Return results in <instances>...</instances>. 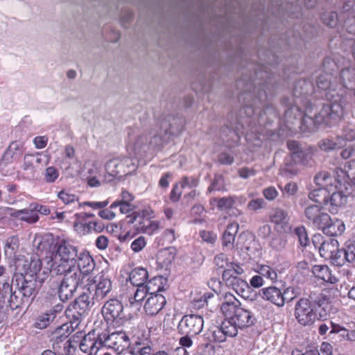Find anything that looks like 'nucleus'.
Listing matches in <instances>:
<instances>
[{
	"label": "nucleus",
	"instance_id": "obj_25",
	"mask_svg": "<svg viewBox=\"0 0 355 355\" xmlns=\"http://www.w3.org/2000/svg\"><path fill=\"white\" fill-rule=\"evenodd\" d=\"M311 272L318 279L324 282L336 284L338 282L336 277L332 274L331 270L327 265H315Z\"/></svg>",
	"mask_w": 355,
	"mask_h": 355
},
{
	"label": "nucleus",
	"instance_id": "obj_37",
	"mask_svg": "<svg viewBox=\"0 0 355 355\" xmlns=\"http://www.w3.org/2000/svg\"><path fill=\"white\" fill-rule=\"evenodd\" d=\"M57 197L60 200L64 205H77L78 202V197L69 189H62L59 191L57 194ZM76 209L78 206L76 207Z\"/></svg>",
	"mask_w": 355,
	"mask_h": 355
},
{
	"label": "nucleus",
	"instance_id": "obj_59",
	"mask_svg": "<svg viewBox=\"0 0 355 355\" xmlns=\"http://www.w3.org/2000/svg\"><path fill=\"white\" fill-rule=\"evenodd\" d=\"M320 352L322 355H333V346L328 342H322Z\"/></svg>",
	"mask_w": 355,
	"mask_h": 355
},
{
	"label": "nucleus",
	"instance_id": "obj_35",
	"mask_svg": "<svg viewBox=\"0 0 355 355\" xmlns=\"http://www.w3.org/2000/svg\"><path fill=\"white\" fill-rule=\"evenodd\" d=\"M136 228L139 232L152 235L159 228V223L155 220L143 219Z\"/></svg>",
	"mask_w": 355,
	"mask_h": 355
},
{
	"label": "nucleus",
	"instance_id": "obj_14",
	"mask_svg": "<svg viewBox=\"0 0 355 355\" xmlns=\"http://www.w3.org/2000/svg\"><path fill=\"white\" fill-rule=\"evenodd\" d=\"M270 222L273 223L275 229L280 233L287 232L290 230L289 220L288 213L280 209H272L269 214Z\"/></svg>",
	"mask_w": 355,
	"mask_h": 355
},
{
	"label": "nucleus",
	"instance_id": "obj_58",
	"mask_svg": "<svg viewBox=\"0 0 355 355\" xmlns=\"http://www.w3.org/2000/svg\"><path fill=\"white\" fill-rule=\"evenodd\" d=\"M74 230L80 235L88 234L85 223L81 221H76L73 224Z\"/></svg>",
	"mask_w": 355,
	"mask_h": 355
},
{
	"label": "nucleus",
	"instance_id": "obj_3",
	"mask_svg": "<svg viewBox=\"0 0 355 355\" xmlns=\"http://www.w3.org/2000/svg\"><path fill=\"white\" fill-rule=\"evenodd\" d=\"M223 298L220 311L225 318L220 329L224 336L234 337L239 329L253 325L255 318L250 311L241 307L240 301L231 293H225Z\"/></svg>",
	"mask_w": 355,
	"mask_h": 355
},
{
	"label": "nucleus",
	"instance_id": "obj_6",
	"mask_svg": "<svg viewBox=\"0 0 355 355\" xmlns=\"http://www.w3.org/2000/svg\"><path fill=\"white\" fill-rule=\"evenodd\" d=\"M96 300L93 297L90 298L89 295L85 293L80 295L76 300L74 303L70 304L66 310V315L68 318L73 319V323L78 326L82 317L87 313L89 307L94 304Z\"/></svg>",
	"mask_w": 355,
	"mask_h": 355
},
{
	"label": "nucleus",
	"instance_id": "obj_33",
	"mask_svg": "<svg viewBox=\"0 0 355 355\" xmlns=\"http://www.w3.org/2000/svg\"><path fill=\"white\" fill-rule=\"evenodd\" d=\"M37 203L31 204L28 207L21 209L20 220L28 224H34L39 220V215L36 211Z\"/></svg>",
	"mask_w": 355,
	"mask_h": 355
},
{
	"label": "nucleus",
	"instance_id": "obj_32",
	"mask_svg": "<svg viewBox=\"0 0 355 355\" xmlns=\"http://www.w3.org/2000/svg\"><path fill=\"white\" fill-rule=\"evenodd\" d=\"M129 278L132 284L137 288L141 287L148 278V272L144 268H135L130 272Z\"/></svg>",
	"mask_w": 355,
	"mask_h": 355
},
{
	"label": "nucleus",
	"instance_id": "obj_17",
	"mask_svg": "<svg viewBox=\"0 0 355 355\" xmlns=\"http://www.w3.org/2000/svg\"><path fill=\"white\" fill-rule=\"evenodd\" d=\"M103 346L101 334L96 338L94 334L86 335L80 343V349L86 355H95Z\"/></svg>",
	"mask_w": 355,
	"mask_h": 355
},
{
	"label": "nucleus",
	"instance_id": "obj_50",
	"mask_svg": "<svg viewBox=\"0 0 355 355\" xmlns=\"http://www.w3.org/2000/svg\"><path fill=\"white\" fill-rule=\"evenodd\" d=\"M181 188L182 189H193L196 188L198 185V180L192 177H186L183 178L180 182Z\"/></svg>",
	"mask_w": 355,
	"mask_h": 355
},
{
	"label": "nucleus",
	"instance_id": "obj_39",
	"mask_svg": "<svg viewBox=\"0 0 355 355\" xmlns=\"http://www.w3.org/2000/svg\"><path fill=\"white\" fill-rule=\"evenodd\" d=\"M309 198L320 205H327L328 196L324 189L318 188L309 193Z\"/></svg>",
	"mask_w": 355,
	"mask_h": 355
},
{
	"label": "nucleus",
	"instance_id": "obj_9",
	"mask_svg": "<svg viewBox=\"0 0 355 355\" xmlns=\"http://www.w3.org/2000/svg\"><path fill=\"white\" fill-rule=\"evenodd\" d=\"M161 277H155L150 279L144 286L137 288L134 296L130 298V303L134 304L144 300L147 295L159 294V292L163 288Z\"/></svg>",
	"mask_w": 355,
	"mask_h": 355
},
{
	"label": "nucleus",
	"instance_id": "obj_34",
	"mask_svg": "<svg viewBox=\"0 0 355 355\" xmlns=\"http://www.w3.org/2000/svg\"><path fill=\"white\" fill-rule=\"evenodd\" d=\"M2 297L4 299L8 298V302L11 309L17 308L19 306L15 291H13L12 286L8 282H4L2 285Z\"/></svg>",
	"mask_w": 355,
	"mask_h": 355
},
{
	"label": "nucleus",
	"instance_id": "obj_13",
	"mask_svg": "<svg viewBox=\"0 0 355 355\" xmlns=\"http://www.w3.org/2000/svg\"><path fill=\"white\" fill-rule=\"evenodd\" d=\"M347 187L344 184V187L336 188L332 192L330 196H328L327 205L329 212L332 214H336L339 209L342 208L347 202V195L346 191Z\"/></svg>",
	"mask_w": 355,
	"mask_h": 355
},
{
	"label": "nucleus",
	"instance_id": "obj_23",
	"mask_svg": "<svg viewBox=\"0 0 355 355\" xmlns=\"http://www.w3.org/2000/svg\"><path fill=\"white\" fill-rule=\"evenodd\" d=\"M343 114V107L340 103L334 102L322 106L320 115L324 119H336Z\"/></svg>",
	"mask_w": 355,
	"mask_h": 355
},
{
	"label": "nucleus",
	"instance_id": "obj_41",
	"mask_svg": "<svg viewBox=\"0 0 355 355\" xmlns=\"http://www.w3.org/2000/svg\"><path fill=\"white\" fill-rule=\"evenodd\" d=\"M19 247V239L12 236L7 239L5 243L4 252L6 255L13 256Z\"/></svg>",
	"mask_w": 355,
	"mask_h": 355
},
{
	"label": "nucleus",
	"instance_id": "obj_51",
	"mask_svg": "<svg viewBox=\"0 0 355 355\" xmlns=\"http://www.w3.org/2000/svg\"><path fill=\"white\" fill-rule=\"evenodd\" d=\"M201 239L209 244H214L217 239V235L212 231L201 232Z\"/></svg>",
	"mask_w": 355,
	"mask_h": 355
},
{
	"label": "nucleus",
	"instance_id": "obj_52",
	"mask_svg": "<svg viewBox=\"0 0 355 355\" xmlns=\"http://www.w3.org/2000/svg\"><path fill=\"white\" fill-rule=\"evenodd\" d=\"M214 263L216 266L219 268H226L227 266H230L228 263L227 256L223 254H219L214 258Z\"/></svg>",
	"mask_w": 355,
	"mask_h": 355
},
{
	"label": "nucleus",
	"instance_id": "obj_18",
	"mask_svg": "<svg viewBox=\"0 0 355 355\" xmlns=\"http://www.w3.org/2000/svg\"><path fill=\"white\" fill-rule=\"evenodd\" d=\"M318 230L329 236H340L345 230V225L341 219L331 218L329 215V220L324 223Z\"/></svg>",
	"mask_w": 355,
	"mask_h": 355
},
{
	"label": "nucleus",
	"instance_id": "obj_53",
	"mask_svg": "<svg viewBox=\"0 0 355 355\" xmlns=\"http://www.w3.org/2000/svg\"><path fill=\"white\" fill-rule=\"evenodd\" d=\"M263 195L268 200H274L279 193L275 187L270 186L263 190Z\"/></svg>",
	"mask_w": 355,
	"mask_h": 355
},
{
	"label": "nucleus",
	"instance_id": "obj_10",
	"mask_svg": "<svg viewBox=\"0 0 355 355\" xmlns=\"http://www.w3.org/2000/svg\"><path fill=\"white\" fill-rule=\"evenodd\" d=\"M243 272L244 270L239 264L231 262L223 270L222 279L227 285L232 286L238 293L239 287L248 286L247 282L239 277Z\"/></svg>",
	"mask_w": 355,
	"mask_h": 355
},
{
	"label": "nucleus",
	"instance_id": "obj_29",
	"mask_svg": "<svg viewBox=\"0 0 355 355\" xmlns=\"http://www.w3.org/2000/svg\"><path fill=\"white\" fill-rule=\"evenodd\" d=\"M287 147L291 151V155L294 156V157H311L315 152L313 147L303 149L299 142L295 140H288Z\"/></svg>",
	"mask_w": 355,
	"mask_h": 355
},
{
	"label": "nucleus",
	"instance_id": "obj_45",
	"mask_svg": "<svg viewBox=\"0 0 355 355\" xmlns=\"http://www.w3.org/2000/svg\"><path fill=\"white\" fill-rule=\"evenodd\" d=\"M58 170L53 166H49L44 173V179L48 183L54 182L59 177Z\"/></svg>",
	"mask_w": 355,
	"mask_h": 355
},
{
	"label": "nucleus",
	"instance_id": "obj_55",
	"mask_svg": "<svg viewBox=\"0 0 355 355\" xmlns=\"http://www.w3.org/2000/svg\"><path fill=\"white\" fill-rule=\"evenodd\" d=\"M295 231L299 236L301 245L306 246L308 244V238L305 229L304 227H297Z\"/></svg>",
	"mask_w": 355,
	"mask_h": 355
},
{
	"label": "nucleus",
	"instance_id": "obj_57",
	"mask_svg": "<svg viewBox=\"0 0 355 355\" xmlns=\"http://www.w3.org/2000/svg\"><path fill=\"white\" fill-rule=\"evenodd\" d=\"M235 241V236L232 234L224 232L222 237V244L225 247H233Z\"/></svg>",
	"mask_w": 355,
	"mask_h": 355
},
{
	"label": "nucleus",
	"instance_id": "obj_61",
	"mask_svg": "<svg viewBox=\"0 0 355 355\" xmlns=\"http://www.w3.org/2000/svg\"><path fill=\"white\" fill-rule=\"evenodd\" d=\"M218 159V162L223 164H230L234 161L233 156L230 155L228 153H222L219 154Z\"/></svg>",
	"mask_w": 355,
	"mask_h": 355
},
{
	"label": "nucleus",
	"instance_id": "obj_19",
	"mask_svg": "<svg viewBox=\"0 0 355 355\" xmlns=\"http://www.w3.org/2000/svg\"><path fill=\"white\" fill-rule=\"evenodd\" d=\"M166 301L162 294L147 295L144 309L149 315H157L164 306Z\"/></svg>",
	"mask_w": 355,
	"mask_h": 355
},
{
	"label": "nucleus",
	"instance_id": "obj_40",
	"mask_svg": "<svg viewBox=\"0 0 355 355\" xmlns=\"http://www.w3.org/2000/svg\"><path fill=\"white\" fill-rule=\"evenodd\" d=\"M257 272L261 277L270 279L272 282H276L277 279L276 270L268 265H258Z\"/></svg>",
	"mask_w": 355,
	"mask_h": 355
},
{
	"label": "nucleus",
	"instance_id": "obj_7",
	"mask_svg": "<svg viewBox=\"0 0 355 355\" xmlns=\"http://www.w3.org/2000/svg\"><path fill=\"white\" fill-rule=\"evenodd\" d=\"M101 339L103 345L112 348L118 354H123L129 349V338L124 332L102 333Z\"/></svg>",
	"mask_w": 355,
	"mask_h": 355
},
{
	"label": "nucleus",
	"instance_id": "obj_62",
	"mask_svg": "<svg viewBox=\"0 0 355 355\" xmlns=\"http://www.w3.org/2000/svg\"><path fill=\"white\" fill-rule=\"evenodd\" d=\"M34 144L37 148L41 149L44 148L48 141V139L45 135L43 136H37L34 139Z\"/></svg>",
	"mask_w": 355,
	"mask_h": 355
},
{
	"label": "nucleus",
	"instance_id": "obj_27",
	"mask_svg": "<svg viewBox=\"0 0 355 355\" xmlns=\"http://www.w3.org/2000/svg\"><path fill=\"white\" fill-rule=\"evenodd\" d=\"M236 196H227L223 198H213L209 200V204L213 209L216 207L221 211H229L232 209L236 204Z\"/></svg>",
	"mask_w": 355,
	"mask_h": 355
},
{
	"label": "nucleus",
	"instance_id": "obj_47",
	"mask_svg": "<svg viewBox=\"0 0 355 355\" xmlns=\"http://www.w3.org/2000/svg\"><path fill=\"white\" fill-rule=\"evenodd\" d=\"M146 245V240L144 236H140L135 239L131 245L130 248L134 252H141Z\"/></svg>",
	"mask_w": 355,
	"mask_h": 355
},
{
	"label": "nucleus",
	"instance_id": "obj_22",
	"mask_svg": "<svg viewBox=\"0 0 355 355\" xmlns=\"http://www.w3.org/2000/svg\"><path fill=\"white\" fill-rule=\"evenodd\" d=\"M176 250L173 247L163 248L157 254V263L160 268L168 270L175 259Z\"/></svg>",
	"mask_w": 355,
	"mask_h": 355
},
{
	"label": "nucleus",
	"instance_id": "obj_5",
	"mask_svg": "<svg viewBox=\"0 0 355 355\" xmlns=\"http://www.w3.org/2000/svg\"><path fill=\"white\" fill-rule=\"evenodd\" d=\"M295 318L297 322L302 326H311L316 320H324L327 314L317 313V310L312 302L307 298H300L295 306Z\"/></svg>",
	"mask_w": 355,
	"mask_h": 355
},
{
	"label": "nucleus",
	"instance_id": "obj_1",
	"mask_svg": "<svg viewBox=\"0 0 355 355\" xmlns=\"http://www.w3.org/2000/svg\"><path fill=\"white\" fill-rule=\"evenodd\" d=\"M54 258V270L64 277L58 289L59 297L64 301L71 297L84 277L95 267L94 261L87 251L78 255L76 247L62 242L57 244Z\"/></svg>",
	"mask_w": 355,
	"mask_h": 355
},
{
	"label": "nucleus",
	"instance_id": "obj_21",
	"mask_svg": "<svg viewBox=\"0 0 355 355\" xmlns=\"http://www.w3.org/2000/svg\"><path fill=\"white\" fill-rule=\"evenodd\" d=\"M355 261V243L348 241L345 244V248L340 249V254L336 257V266H342L346 262L352 263Z\"/></svg>",
	"mask_w": 355,
	"mask_h": 355
},
{
	"label": "nucleus",
	"instance_id": "obj_31",
	"mask_svg": "<svg viewBox=\"0 0 355 355\" xmlns=\"http://www.w3.org/2000/svg\"><path fill=\"white\" fill-rule=\"evenodd\" d=\"M337 174L338 177L343 178L347 187L349 185V180L355 185V161L348 162L345 169L337 168Z\"/></svg>",
	"mask_w": 355,
	"mask_h": 355
},
{
	"label": "nucleus",
	"instance_id": "obj_56",
	"mask_svg": "<svg viewBox=\"0 0 355 355\" xmlns=\"http://www.w3.org/2000/svg\"><path fill=\"white\" fill-rule=\"evenodd\" d=\"M182 193V188H181V185L180 184H175L171 192V196H170V198L172 201L173 202H177L179 200L180 196H181V194Z\"/></svg>",
	"mask_w": 355,
	"mask_h": 355
},
{
	"label": "nucleus",
	"instance_id": "obj_44",
	"mask_svg": "<svg viewBox=\"0 0 355 355\" xmlns=\"http://www.w3.org/2000/svg\"><path fill=\"white\" fill-rule=\"evenodd\" d=\"M109 204V200H106L101 202L95 201H85L83 202L78 203V208H83L87 206L94 210L105 208Z\"/></svg>",
	"mask_w": 355,
	"mask_h": 355
},
{
	"label": "nucleus",
	"instance_id": "obj_12",
	"mask_svg": "<svg viewBox=\"0 0 355 355\" xmlns=\"http://www.w3.org/2000/svg\"><path fill=\"white\" fill-rule=\"evenodd\" d=\"M307 223L318 229L329 220V214L322 211V207L319 205L307 206L304 211Z\"/></svg>",
	"mask_w": 355,
	"mask_h": 355
},
{
	"label": "nucleus",
	"instance_id": "obj_38",
	"mask_svg": "<svg viewBox=\"0 0 355 355\" xmlns=\"http://www.w3.org/2000/svg\"><path fill=\"white\" fill-rule=\"evenodd\" d=\"M344 139L342 137L338 136L336 141H332L329 139H323L319 142L318 146L320 148L324 151L333 150L340 148L344 144H343Z\"/></svg>",
	"mask_w": 355,
	"mask_h": 355
},
{
	"label": "nucleus",
	"instance_id": "obj_42",
	"mask_svg": "<svg viewBox=\"0 0 355 355\" xmlns=\"http://www.w3.org/2000/svg\"><path fill=\"white\" fill-rule=\"evenodd\" d=\"M323 23L331 28L336 27L342 18L338 17L335 12H325L322 15Z\"/></svg>",
	"mask_w": 355,
	"mask_h": 355
},
{
	"label": "nucleus",
	"instance_id": "obj_4",
	"mask_svg": "<svg viewBox=\"0 0 355 355\" xmlns=\"http://www.w3.org/2000/svg\"><path fill=\"white\" fill-rule=\"evenodd\" d=\"M149 147L148 146H144L141 149H137L135 146L134 149L135 151V157H118L110 160L105 165L107 173L113 178H121L131 174L136 171L139 164V160L141 159L142 157L144 159V164H146V161L152 159L153 157V154L143 155V153H146V150Z\"/></svg>",
	"mask_w": 355,
	"mask_h": 355
},
{
	"label": "nucleus",
	"instance_id": "obj_48",
	"mask_svg": "<svg viewBox=\"0 0 355 355\" xmlns=\"http://www.w3.org/2000/svg\"><path fill=\"white\" fill-rule=\"evenodd\" d=\"M116 207H119L120 212L123 214H129L133 209V206L131 205V203L121 202H114L111 204V209H114Z\"/></svg>",
	"mask_w": 355,
	"mask_h": 355
},
{
	"label": "nucleus",
	"instance_id": "obj_63",
	"mask_svg": "<svg viewBox=\"0 0 355 355\" xmlns=\"http://www.w3.org/2000/svg\"><path fill=\"white\" fill-rule=\"evenodd\" d=\"M250 285L254 288H259L263 284V279L261 275H254L250 280Z\"/></svg>",
	"mask_w": 355,
	"mask_h": 355
},
{
	"label": "nucleus",
	"instance_id": "obj_30",
	"mask_svg": "<svg viewBox=\"0 0 355 355\" xmlns=\"http://www.w3.org/2000/svg\"><path fill=\"white\" fill-rule=\"evenodd\" d=\"M308 157L290 156L285 160L284 171L291 175H296L300 171V166L305 165Z\"/></svg>",
	"mask_w": 355,
	"mask_h": 355
},
{
	"label": "nucleus",
	"instance_id": "obj_64",
	"mask_svg": "<svg viewBox=\"0 0 355 355\" xmlns=\"http://www.w3.org/2000/svg\"><path fill=\"white\" fill-rule=\"evenodd\" d=\"M139 214L141 216L143 219H148L151 220V218H154L155 216L154 211L150 208H146L143 210H141Z\"/></svg>",
	"mask_w": 355,
	"mask_h": 355
},
{
	"label": "nucleus",
	"instance_id": "obj_15",
	"mask_svg": "<svg viewBox=\"0 0 355 355\" xmlns=\"http://www.w3.org/2000/svg\"><path fill=\"white\" fill-rule=\"evenodd\" d=\"M288 290L289 288H287L282 292L280 288L276 286H268L261 289V297L278 307H282L285 304V295Z\"/></svg>",
	"mask_w": 355,
	"mask_h": 355
},
{
	"label": "nucleus",
	"instance_id": "obj_2",
	"mask_svg": "<svg viewBox=\"0 0 355 355\" xmlns=\"http://www.w3.org/2000/svg\"><path fill=\"white\" fill-rule=\"evenodd\" d=\"M34 245L39 251L44 252V262L45 266L42 267V262L37 255L30 257L19 256L15 261V276H29L34 277L35 281L43 283L49 277L50 273L58 275L54 270V258L57 254V244L52 245L49 239L42 237H36L34 239Z\"/></svg>",
	"mask_w": 355,
	"mask_h": 355
},
{
	"label": "nucleus",
	"instance_id": "obj_28",
	"mask_svg": "<svg viewBox=\"0 0 355 355\" xmlns=\"http://www.w3.org/2000/svg\"><path fill=\"white\" fill-rule=\"evenodd\" d=\"M61 311V306L57 305L45 313L40 314L36 319L35 327L40 329L46 328L56 317L58 312Z\"/></svg>",
	"mask_w": 355,
	"mask_h": 355
},
{
	"label": "nucleus",
	"instance_id": "obj_8",
	"mask_svg": "<svg viewBox=\"0 0 355 355\" xmlns=\"http://www.w3.org/2000/svg\"><path fill=\"white\" fill-rule=\"evenodd\" d=\"M314 182L317 186L329 193L336 188L342 189L344 187L343 178L338 177L337 168L331 173L329 171L319 172L314 178Z\"/></svg>",
	"mask_w": 355,
	"mask_h": 355
},
{
	"label": "nucleus",
	"instance_id": "obj_16",
	"mask_svg": "<svg viewBox=\"0 0 355 355\" xmlns=\"http://www.w3.org/2000/svg\"><path fill=\"white\" fill-rule=\"evenodd\" d=\"M339 243L336 239H329L323 241L319 249L320 254L327 260H329L331 263L336 266L334 261L340 254Z\"/></svg>",
	"mask_w": 355,
	"mask_h": 355
},
{
	"label": "nucleus",
	"instance_id": "obj_60",
	"mask_svg": "<svg viewBox=\"0 0 355 355\" xmlns=\"http://www.w3.org/2000/svg\"><path fill=\"white\" fill-rule=\"evenodd\" d=\"M96 245L99 250H105L108 245V239L105 236H99L96 240Z\"/></svg>",
	"mask_w": 355,
	"mask_h": 355
},
{
	"label": "nucleus",
	"instance_id": "obj_24",
	"mask_svg": "<svg viewBox=\"0 0 355 355\" xmlns=\"http://www.w3.org/2000/svg\"><path fill=\"white\" fill-rule=\"evenodd\" d=\"M112 288V282L107 277H101L94 286L93 300L96 302L104 299Z\"/></svg>",
	"mask_w": 355,
	"mask_h": 355
},
{
	"label": "nucleus",
	"instance_id": "obj_46",
	"mask_svg": "<svg viewBox=\"0 0 355 355\" xmlns=\"http://www.w3.org/2000/svg\"><path fill=\"white\" fill-rule=\"evenodd\" d=\"M125 352L131 355H154L150 346L141 347L140 345L135 348H129Z\"/></svg>",
	"mask_w": 355,
	"mask_h": 355
},
{
	"label": "nucleus",
	"instance_id": "obj_54",
	"mask_svg": "<svg viewBox=\"0 0 355 355\" xmlns=\"http://www.w3.org/2000/svg\"><path fill=\"white\" fill-rule=\"evenodd\" d=\"M112 209L110 207L109 208L100 209L98 214L103 219L107 220H113L116 217V214Z\"/></svg>",
	"mask_w": 355,
	"mask_h": 355
},
{
	"label": "nucleus",
	"instance_id": "obj_11",
	"mask_svg": "<svg viewBox=\"0 0 355 355\" xmlns=\"http://www.w3.org/2000/svg\"><path fill=\"white\" fill-rule=\"evenodd\" d=\"M102 314L107 322L119 325L124 318L123 304L116 299H111L102 308Z\"/></svg>",
	"mask_w": 355,
	"mask_h": 355
},
{
	"label": "nucleus",
	"instance_id": "obj_26",
	"mask_svg": "<svg viewBox=\"0 0 355 355\" xmlns=\"http://www.w3.org/2000/svg\"><path fill=\"white\" fill-rule=\"evenodd\" d=\"M35 280H27L25 277L15 276V285L23 297H31L35 291Z\"/></svg>",
	"mask_w": 355,
	"mask_h": 355
},
{
	"label": "nucleus",
	"instance_id": "obj_20",
	"mask_svg": "<svg viewBox=\"0 0 355 355\" xmlns=\"http://www.w3.org/2000/svg\"><path fill=\"white\" fill-rule=\"evenodd\" d=\"M179 327L186 334H198L200 333L199 316L196 314L184 315L181 320Z\"/></svg>",
	"mask_w": 355,
	"mask_h": 355
},
{
	"label": "nucleus",
	"instance_id": "obj_49",
	"mask_svg": "<svg viewBox=\"0 0 355 355\" xmlns=\"http://www.w3.org/2000/svg\"><path fill=\"white\" fill-rule=\"evenodd\" d=\"M265 202L263 198L252 199L248 203L247 207L251 211H257L264 207Z\"/></svg>",
	"mask_w": 355,
	"mask_h": 355
},
{
	"label": "nucleus",
	"instance_id": "obj_36",
	"mask_svg": "<svg viewBox=\"0 0 355 355\" xmlns=\"http://www.w3.org/2000/svg\"><path fill=\"white\" fill-rule=\"evenodd\" d=\"M340 18L344 21L343 26L345 27L347 31L352 34H355V12L354 10H347L343 12L340 15Z\"/></svg>",
	"mask_w": 355,
	"mask_h": 355
},
{
	"label": "nucleus",
	"instance_id": "obj_43",
	"mask_svg": "<svg viewBox=\"0 0 355 355\" xmlns=\"http://www.w3.org/2000/svg\"><path fill=\"white\" fill-rule=\"evenodd\" d=\"M314 304L317 305L319 308H322L324 313H327V311L331 308V301L329 297L324 293H320L314 300Z\"/></svg>",
	"mask_w": 355,
	"mask_h": 355
}]
</instances>
